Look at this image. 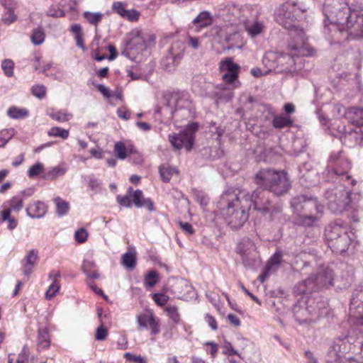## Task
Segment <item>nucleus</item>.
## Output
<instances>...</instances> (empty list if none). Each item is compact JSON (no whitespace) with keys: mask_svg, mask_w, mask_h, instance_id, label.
<instances>
[{"mask_svg":"<svg viewBox=\"0 0 363 363\" xmlns=\"http://www.w3.org/2000/svg\"><path fill=\"white\" fill-rule=\"evenodd\" d=\"M323 13L328 21L340 31H345L354 38L363 36V7L359 5L349 6L344 1L333 6L325 4Z\"/></svg>","mask_w":363,"mask_h":363,"instance_id":"obj_1","label":"nucleus"},{"mask_svg":"<svg viewBox=\"0 0 363 363\" xmlns=\"http://www.w3.org/2000/svg\"><path fill=\"white\" fill-rule=\"evenodd\" d=\"M289 47L291 52L290 54L267 52L262 60L263 63L269 67V70L281 67L282 71L289 72L294 65V55L311 56L314 53L313 49L306 43L303 30L298 32L297 38L293 35Z\"/></svg>","mask_w":363,"mask_h":363,"instance_id":"obj_2","label":"nucleus"},{"mask_svg":"<svg viewBox=\"0 0 363 363\" xmlns=\"http://www.w3.org/2000/svg\"><path fill=\"white\" fill-rule=\"evenodd\" d=\"M218 203L223 217L231 228H240L247 220L249 201L243 200L242 196H238L235 192L225 191Z\"/></svg>","mask_w":363,"mask_h":363,"instance_id":"obj_3","label":"nucleus"},{"mask_svg":"<svg viewBox=\"0 0 363 363\" xmlns=\"http://www.w3.org/2000/svg\"><path fill=\"white\" fill-rule=\"evenodd\" d=\"M291 205L296 214L294 223L303 226L315 224L324 209V205L318 203L315 199L303 195L294 198Z\"/></svg>","mask_w":363,"mask_h":363,"instance_id":"obj_4","label":"nucleus"},{"mask_svg":"<svg viewBox=\"0 0 363 363\" xmlns=\"http://www.w3.org/2000/svg\"><path fill=\"white\" fill-rule=\"evenodd\" d=\"M255 181L257 185L277 195L286 193L290 187L289 178L284 171L261 169L255 174Z\"/></svg>","mask_w":363,"mask_h":363,"instance_id":"obj_5","label":"nucleus"},{"mask_svg":"<svg viewBox=\"0 0 363 363\" xmlns=\"http://www.w3.org/2000/svg\"><path fill=\"white\" fill-rule=\"evenodd\" d=\"M308 10V7L304 4L297 1L288 0L276 9L274 18L284 28L295 29L291 34L293 38V35L297 37L298 32L301 30L296 28L297 11L304 13Z\"/></svg>","mask_w":363,"mask_h":363,"instance_id":"obj_6","label":"nucleus"},{"mask_svg":"<svg viewBox=\"0 0 363 363\" xmlns=\"http://www.w3.org/2000/svg\"><path fill=\"white\" fill-rule=\"evenodd\" d=\"M333 272L328 267L322 268L317 274H311L296 286V291L300 294H306L327 288L333 285Z\"/></svg>","mask_w":363,"mask_h":363,"instance_id":"obj_7","label":"nucleus"},{"mask_svg":"<svg viewBox=\"0 0 363 363\" xmlns=\"http://www.w3.org/2000/svg\"><path fill=\"white\" fill-rule=\"evenodd\" d=\"M240 66L234 62L232 58L226 57L219 63V70L222 73V79L225 84L221 85V89L228 90L225 99L230 100L233 97L232 91L238 88L240 82L238 80V74Z\"/></svg>","mask_w":363,"mask_h":363,"instance_id":"obj_8","label":"nucleus"},{"mask_svg":"<svg viewBox=\"0 0 363 363\" xmlns=\"http://www.w3.org/2000/svg\"><path fill=\"white\" fill-rule=\"evenodd\" d=\"M325 235L330 241V247L337 252L346 251L351 241L346 227L337 222L327 226Z\"/></svg>","mask_w":363,"mask_h":363,"instance_id":"obj_9","label":"nucleus"},{"mask_svg":"<svg viewBox=\"0 0 363 363\" xmlns=\"http://www.w3.org/2000/svg\"><path fill=\"white\" fill-rule=\"evenodd\" d=\"M147 39H150L147 34L138 29L133 30L129 33L128 42L122 54L132 60H136L138 55L146 50Z\"/></svg>","mask_w":363,"mask_h":363,"instance_id":"obj_10","label":"nucleus"},{"mask_svg":"<svg viewBox=\"0 0 363 363\" xmlns=\"http://www.w3.org/2000/svg\"><path fill=\"white\" fill-rule=\"evenodd\" d=\"M328 208L335 213H341L349 208L351 199L348 190L342 187L328 190L325 194Z\"/></svg>","mask_w":363,"mask_h":363,"instance_id":"obj_11","label":"nucleus"},{"mask_svg":"<svg viewBox=\"0 0 363 363\" xmlns=\"http://www.w3.org/2000/svg\"><path fill=\"white\" fill-rule=\"evenodd\" d=\"M197 130V123H190L179 134H170L169 140L175 150H181L182 147H185L186 150L189 151L193 147L194 134Z\"/></svg>","mask_w":363,"mask_h":363,"instance_id":"obj_12","label":"nucleus"},{"mask_svg":"<svg viewBox=\"0 0 363 363\" xmlns=\"http://www.w3.org/2000/svg\"><path fill=\"white\" fill-rule=\"evenodd\" d=\"M136 320L138 330L149 328L151 335H157L160 333V321L152 311L147 310L137 315Z\"/></svg>","mask_w":363,"mask_h":363,"instance_id":"obj_13","label":"nucleus"},{"mask_svg":"<svg viewBox=\"0 0 363 363\" xmlns=\"http://www.w3.org/2000/svg\"><path fill=\"white\" fill-rule=\"evenodd\" d=\"M267 194H268L267 192L258 189L255 190L252 195L245 194L242 196L243 200L247 199L249 201L250 208L253 206L255 210L260 211H269V203Z\"/></svg>","mask_w":363,"mask_h":363,"instance_id":"obj_14","label":"nucleus"},{"mask_svg":"<svg viewBox=\"0 0 363 363\" xmlns=\"http://www.w3.org/2000/svg\"><path fill=\"white\" fill-rule=\"evenodd\" d=\"M325 306V303H322L320 305H319V303H317L315 307H313L312 305L307 306L296 305L294 308V317L296 320L301 323L311 321L312 319L310 318L309 316L313 314L318 316L322 313L320 309L324 308Z\"/></svg>","mask_w":363,"mask_h":363,"instance_id":"obj_15","label":"nucleus"},{"mask_svg":"<svg viewBox=\"0 0 363 363\" xmlns=\"http://www.w3.org/2000/svg\"><path fill=\"white\" fill-rule=\"evenodd\" d=\"M238 253L241 256L243 264L248 267L256 257V247L254 242L248 238L242 239L237 247Z\"/></svg>","mask_w":363,"mask_h":363,"instance_id":"obj_16","label":"nucleus"},{"mask_svg":"<svg viewBox=\"0 0 363 363\" xmlns=\"http://www.w3.org/2000/svg\"><path fill=\"white\" fill-rule=\"evenodd\" d=\"M169 291L177 295H191L193 287L190 283L184 279H177L173 280Z\"/></svg>","mask_w":363,"mask_h":363,"instance_id":"obj_17","label":"nucleus"},{"mask_svg":"<svg viewBox=\"0 0 363 363\" xmlns=\"http://www.w3.org/2000/svg\"><path fill=\"white\" fill-rule=\"evenodd\" d=\"M37 261L38 252L34 249L30 250L21 262L22 271L25 276L30 275Z\"/></svg>","mask_w":363,"mask_h":363,"instance_id":"obj_18","label":"nucleus"},{"mask_svg":"<svg viewBox=\"0 0 363 363\" xmlns=\"http://www.w3.org/2000/svg\"><path fill=\"white\" fill-rule=\"evenodd\" d=\"M46 212L47 206L40 201H31L26 208V213L31 218H40L45 215Z\"/></svg>","mask_w":363,"mask_h":363,"instance_id":"obj_19","label":"nucleus"},{"mask_svg":"<svg viewBox=\"0 0 363 363\" xmlns=\"http://www.w3.org/2000/svg\"><path fill=\"white\" fill-rule=\"evenodd\" d=\"M114 153L120 160L126 159L130 155L136 152L134 146L130 143L117 142L114 145Z\"/></svg>","mask_w":363,"mask_h":363,"instance_id":"obj_20","label":"nucleus"},{"mask_svg":"<svg viewBox=\"0 0 363 363\" xmlns=\"http://www.w3.org/2000/svg\"><path fill=\"white\" fill-rule=\"evenodd\" d=\"M245 28L250 36L255 38L264 32L265 26L262 21L254 18L245 22Z\"/></svg>","mask_w":363,"mask_h":363,"instance_id":"obj_21","label":"nucleus"},{"mask_svg":"<svg viewBox=\"0 0 363 363\" xmlns=\"http://www.w3.org/2000/svg\"><path fill=\"white\" fill-rule=\"evenodd\" d=\"M345 118L352 124L363 126V108H349L345 112Z\"/></svg>","mask_w":363,"mask_h":363,"instance_id":"obj_22","label":"nucleus"},{"mask_svg":"<svg viewBox=\"0 0 363 363\" xmlns=\"http://www.w3.org/2000/svg\"><path fill=\"white\" fill-rule=\"evenodd\" d=\"M213 23V16L210 11H203L192 21L194 26L199 29L206 28Z\"/></svg>","mask_w":363,"mask_h":363,"instance_id":"obj_23","label":"nucleus"},{"mask_svg":"<svg viewBox=\"0 0 363 363\" xmlns=\"http://www.w3.org/2000/svg\"><path fill=\"white\" fill-rule=\"evenodd\" d=\"M60 277V272H52L49 277L52 279V284L49 286L48 290L45 292V298L48 300L52 299L60 289V284L57 278Z\"/></svg>","mask_w":363,"mask_h":363,"instance_id":"obj_24","label":"nucleus"},{"mask_svg":"<svg viewBox=\"0 0 363 363\" xmlns=\"http://www.w3.org/2000/svg\"><path fill=\"white\" fill-rule=\"evenodd\" d=\"M131 195L133 202L136 207H146L150 211L153 210V203L149 199H144L140 190H136L133 194L131 193Z\"/></svg>","mask_w":363,"mask_h":363,"instance_id":"obj_25","label":"nucleus"},{"mask_svg":"<svg viewBox=\"0 0 363 363\" xmlns=\"http://www.w3.org/2000/svg\"><path fill=\"white\" fill-rule=\"evenodd\" d=\"M67 172V168L62 165H57L50 167L45 172L43 177L47 180H55L60 177L63 176Z\"/></svg>","mask_w":363,"mask_h":363,"instance_id":"obj_26","label":"nucleus"},{"mask_svg":"<svg viewBox=\"0 0 363 363\" xmlns=\"http://www.w3.org/2000/svg\"><path fill=\"white\" fill-rule=\"evenodd\" d=\"M122 264L128 269H133L136 265V252L134 247L129 248L122 257Z\"/></svg>","mask_w":363,"mask_h":363,"instance_id":"obj_27","label":"nucleus"},{"mask_svg":"<svg viewBox=\"0 0 363 363\" xmlns=\"http://www.w3.org/2000/svg\"><path fill=\"white\" fill-rule=\"evenodd\" d=\"M159 170L160 177L164 182H169L171 178L179 172L176 167H171L169 164H162Z\"/></svg>","mask_w":363,"mask_h":363,"instance_id":"obj_28","label":"nucleus"},{"mask_svg":"<svg viewBox=\"0 0 363 363\" xmlns=\"http://www.w3.org/2000/svg\"><path fill=\"white\" fill-rule=\"evenodd\" d=\"M50 345V336L48 330L46 328L40 329L38 336V350L48 349Z\"/></svg>","mask_w":363,"mask_h":363,"instance_id":"obj_29","label":"nucleus"},{"mask_svg":"<svg viewBox=\"0 0 363 363\" xmlns=\"http://www.w3.org/2000/svg\"><path fill=\"white\" fill-rule=\"evenodd\" d=\"M57 214L62 217L66 215L69 210V203L61 197L57 196L54 199Z\"/></svg>","mask_w":363,"mask_h":363,"instance_id":"obj_30","label":"nucleus"},{"mask_svg":"<svg viewBox=\"0 0 363 363\" xmlns=\"http://www.w3.org/2000/svg\"><path fill=\"white\" fill-rule=\"evenodd\" d=\"M7 115L13 119H22L28 116V111L25 108L11 106L7 110Z\"/></svg>","mask_w":363,"mask_h":363,"instance_id":"obj_31","label":"nucleus"},{"mask_svg":"<svg viewBox=\"0 0 363 363\" xmlns=\"http://www.w3.org/2000/svg\"><path fill=\"white\" fill-rule=\"evenodd\" d=\"M159 280V274L155 270H149L144 277V286L146 288H152Z\"/></svg>","mask_w":363,"mask_h":363,"instance_id":"obj_32","label":"nucleus"},{"mask_svg":"<svg viewBox=\"0 0 363 363\" xmlns=\"http://www.w3.org/2000/svg\"><path fill=\"white\" fill-rule=\"evenodd\" d=\"M363 307V289L356 290L352 294L350 311Z\"/></svg>","mask_w":363,"mask_h":363,"instance_id":"obj_33","label":"nucleus"},{"mask_svg":"<svg viewBox=\"0 0 363 363\" xmlns=\"http://www.w3.org/2000/svg\"><path fill=\"white\" fill-rule=\"evenodd\" d=\"M331 168L333 169L335 174L343 175L350 168V163L344 159H340Z\"/></svg>","mask_w":363,"mask_h":363,"instance_id":"obj_34","label":"nucleus"},{"mask_svg":"<svg viewBox=\"0 0 363 363\" xmlns=\"http://www.w3.org/2000/svg\"><path fill=\"white\" fill-rule=\"evenodd\" d=\"M282 254L281 252H276L269 260L267 267V272H274L281 264Z\"/></svg>","mask_w":363,"mask_h":363,"instance_id":"obj_35","label":"nucleus"},{"mask_svg":"<svg viewBox=\"0 0 363 363\" xmlns=\"http://www.w3.org/2000/svg\"><path fill=\"white\" fill-rule=\"evenodd\" d=\"M272 124L276 128H283L290 126L292 124V121L288 116H277L274 118Z\"/></svg>","mask_w":363,"mask_h":363,"instance_id":"obj_36","label":"nucleus"},{"mask_svg":"<svg viewBox=\"0 0 363 363\" xmlns=\"http://www.w3.org/2000/svg\"><path fill=\"white\" fill-rule=\"evenodd\" d=\"M49 115L53 120L58 122H67L73 116L71 113L62 110L51 113Z\"/></svg>","mask_w":363,"mask_h":363,"instance_id":"obj_37","label":"nucleus"},{"mask_svg":"<svg viewBox=\"0 0 363 363\" xmlns=\"http://www.w3.org/2000/svg\"><path fill=\"white\" fill-rule=\"evenodd\" d=\"M6 206L11 208V211H19L23 206V199L19 196L12 197L9 201H6Z\"/></svg>","mask_w":363,"mask_h":363,"instance_id":"obj_38","label":"nucleus"},{"mask_svg":"<svg viewBox=\"0 0 363 363\" xmlns=\"http://www.w3.org/2000/svg\"><path fill=\"white\" fill-rule=\"evenodd\" d=\"M45 33L41 28H38L33 30L30 36L32 43L35 45H41L45 40Z\"/></svg>","mask_w":363,"mask_h":363,"instance_id":"obj_39","label":"nucleus"},{"mask_svg":"<svg viewBox=\"0 0 363 363\" xmlns=\"http://www.w3.org/2000/svg\"><path fill=\"white\" fill-rule=\"evenodd\" d=\"M162 66L167 72L172 71L176 67L175 57L172 55H169L164 57L162 60Z\"/></svg>","mask_w":363,"mask_h":363,"instance_id":"obj_40","label":"nucleus"},{"mask_svg":"<svg viewBox=\"0 0 363 363\" xmlns=\"http://www.w3.org/2000/svg\"><path fill=\"white\" fill-rule=\"evenodd\" d=\"M48 134L49 136L67 139L69 137V130L60 127H53L49 130Z\"/></svg>","mask_w":363,"mask_h":363,"instance_id":"obj_41","label":"nucleus"},{"mask_svg":"<svg viewBox=\"0 0 363 363\" xmlns=\"http://www.w3.org/2000/svg\"><path fill=\"white\" fill-rule=\"evenodd\" d=\"M44 165L41 162H36L33 164L28 170V176L29 178H34L44 171Z\"/></svg>","mask_w":363,"mask_h":363,"instance_id":"obj_42","label":"nucleus"},{"mask_svg":"<svg viewBox=\"0 0 363 363\" xmlns=\"http://www.w3.org/2000/svg\"><path fill=\"white\" fill-rule=\"evenodd\" d=\"M132 191H133V189L131 188H130L128 191L127 195H125V196H121L118 195L116 197L117 201L121 206H124V207H130L131 206V203L133 201L132 195H131Z\"/></svg>","mask_w":363,"mask_h":363,"instance_id":"obj_43","label":"nucleus"},{"mask_svg":"<svg viewBox=\"0 0 363 363\" xmlns=\"http://www.w3.org/2000/svg\"><path fill=\"white\" fill-rule=\"evenodd\" d=\"M169 318L175 323H178L180 321V315L178 311V308L174 306H169L165 308Z\"/></svg>","mask_w":363,"mask_h":363,"instance_id":"obj_44","label":"nucleus"},{"mask_svg":"<svg viewBox=\"0 0 363 363\" xmlns=\"http://www.w3.org/2000/svg\"><path fill=\"white\" fill-rule=\"evenodd\" d=\"M14 134L13 129H6L0 132V147H4Z\"/></svg>","mask_w":363,"mask_h":363,"instance_id":"obj_45","label":"nucleus"},{"mask_svg":"<svg viewBox=\"0 0 363 363\" xmlns=\"http://www.w3.org/2000/svg\"><path fill=\"white\" fill-rule=\"evenodd\" d=\"M14 63L12 60L6 59L2 62L1 67L7 77H11L13 74Z\"/></svg>","mask_w":363,"mask_h":363,"instance_id":"obj_46","label":"nucleus"},{"mask_svg":"<svg viewBox=\"0 0 363 363\" xmlns=\"http://www.w3.org/2000/svg\"><path fill=\"white\" fill-rule=\"evenodd\" d=\"M152 299L157 305L163 306L166 305L169 298L167 295L163 293H155L152 294Z\"/></svg>","mask_w":363,"mask_h":363,"instance_id":"obj_47","label":"nucleus"},{"mask_svg":"<svg viewBox=\"0 0 363 363\" xmlns=\"http://www.w3.org/2000/svg\"><path fill=\"white\" fill-rule=\"evenodd\" d=\"M102 13H91L85 12L84 17L91 24L96 25L99 23L102 18Z\"/></svg>","mask_w":363,"mask_h":363,"instance_id":"obj_48","label":"nucleus"},{"mask_svg":"<svg viewBox=\"0 0 363 363\" xmlns=\"http://www.w3.org/2000/svg\"><path fill=\"white\" fill-rule=\"evenodd\" d=\"M32 94L38 99H43L46 94V87L43 84H36L31 89Z\"/></svg>","mask_w":363,"mask_h":363,"instance_id":"obj_49","label":"nucleus"},{"mask_svg":"<svg viewBox=\"0 0 363 363\" xmlns=\"http://www.w3.org/2000/svg\"><path fill=\"white\" fill-rule=\"evenodd\" d=\"M124 358L126 361H129L133 363H147V360L145 357L141 355H135L130 352H126L124 354Z\"/></svg>","mask_w":363,"mask_h":363,"instance_id":"obj_50","label":"nucleus"},{"mask_svg":"<svg viewBox=\"0 0 363 363\" xmlns=\"http://www.w3.org/2000/svg\"><path fill=\"white\" fill-rule=\"evenodd\" d=\"M223 348H224V350L223 352V354L228 355V356L237 355L241 359L243 358L242 357L241 354H240L236 350H235L233 347L230 342L225 341L223 345Z\"/></svg>","mask_w":363,"mask_h":363,"instance_id":"obj_51","label":"nucleus"},{"mask_svg":"<svg viewBox=\"0 0 363 363\" xmlns=\"http://www.w3.org/2000/svg\"><path fill=\"white\" fill-rule=\"evenodd\" d=\"M13 9H7V11L4 13L2 16L4 23L11 24L16 20V16L14 13Z\"/></svg>","mask_w":363,"mask_h":363,"instance_id":"obj_52","label":"nucleus"},{"mask_svg":"<svg viewBox=\"0 0 363 363\" xmlns=\"http://www.w3.org/2000/svg\"><path fill=\"white\" fill-rule=\"evenodd\" d=\"M88 233L87 231L82 228L78 229L74 233V238L77 242L83 243L87 240Z\"/></svg>","mask_w":363,"mask_h":363,"instance_id":"obj_53","label":"nucleus"},{"mask_svg":"<svg viewBox=\"0 0 363 363\" xmlns=\"http://www.w3.org/2000/svg\"><path fill=\"white\" fill-rule=\"evenodd\" d=\"M108 336V330L102 325L97 328L95 338L96 340H104Z\"/></svg>","mask_w":363,"mask_h":363,"instance_id":"obj_54","label":"nucleus"},{"mask_svg":"<svg viewBox=\"0 0 363 363\" xmlns=\"http://www.w3.org/2000/svg\"><path fill=\"white\" fill-rule=\"evenodd\" d=\"M139 16L140 13L138 11L135 9H130L126 10L123 17L130 21H138Z\"/></svg>","mask_w":363,"mask_h":363,"instance_id":"obj_55","label":"nucleus"},{"mask_svg":"<svg viewBox=\"0 0 363 363\" xmlns=\"http://www.w3.org/2000/svg\"><path fill=\"white\" fill-rule=\"evenodd\" d=\"M346 111L347 109H345V108L341 104H335L333 106L332 112L334 117H345V112Z\"/></svg>","mask_w":363,"mask_h":363,"instance_id":"obj_56","label":"nucleus"},{"mask_svg":"<svg viewBox=\"0 0 363 363\" xmlns=\"http://www.w3.org/2000/svg\"><path fill=\"white\" fill-rule=\"evenodd\" d=\"M3 208V210L0 212V216L2 221H6L12 218L11 217V213L12 211L11 208L6 206V203H4Z\"/></svg>","mask_w":363,"mask_h":363,"instance_id":"obj_57","label":"nucleus"},{"mask_svg":"<svg viewBox=\"0 0 363 363\" xmlns=\"http://www.w3.org/2000/svg\"><path fill=\"white\" fill-rule=\"evenodd\" d=\"M113 9L115 12L119 14L121 16H123L127 9H125L124 5L121 1L114 2L113 4Z\"/></svg>","mask_w":363,"mask_h":363,"instance_id":"obj_58","label":"nucleus"},{"mask_svg":"<svg viewBox=\"0 0 363 363\" xmlns=\"http://www.w3.org/2000/svg\"><path fill=\"white\" fill-rule=\"evenodd\" d=\"M95 263L93 261L89 259L84 260L82 264V270L85 274L95 269Z\"/></svg>","mask_w":363,"mask_h":363,"instance_id":"obj_59","label":"nucleus"},{"mask_svg":"<svg viewBox=\"0 0 363 363\" xmlns=\"http://www.w3.org/2000/svg\"><path fill=\"white\" fill-rule=\"evenodd\" d=\"M117 114L119 118L124 120H128L130 117V113L125 107L119 108Z\"/></svg>","mask_w":363,"mask_h":363,"instance_id":"obj_60","label":"nucleus"},{"mask_svg":"<svg viewBox=\"0 0 363 363\" xmlns=\"http://www.w3.org/2000/svg\"><path fill=\"white\" fill-rule=\"evenodd\" d=\"M205 345L210 346V349H209V350H207V352L211 354V357L213 358H215L217 354L218 350V344H216L213 342H207L205 343Z\"/></svg>","mask_w":363,"mask_h":363,"instance_id":"obj_61","label":"nucleus"},{"mask_svg":"<svg viewBox=\"0 0 363 363\" xmlns=\"http://www.w3.org/2000/svg\"><path fill=\"white\" fill-rule=\"evenodd\" d=\"M180 228L187 234L192 235L194 233V230L192 225L188 223H179Z\"/></svg>","mask_w":363,"mask_h":363,"instance_id":"obj_62","label":"nucleus"},{"mask_svg":"<svg viewBox=\"0 0 363 363\" xmlns=\"http://www.w3.org/2000/svg\"><path fill=\"white\" fill-rule=\"evenodd\" d=\"M205 320L212 330H216L218 328L216 319L211 315L206 314Z\"/></svg>","mask_w":363,"mask_h":363,"instance_id":"obj_63","label":"nucleus"},{"mask_svg":"<svg viewBox=\"0 0 363 363\" xmlns=\"http://www.w3.org/2000/svg\"><path fill=\"white\" fill-rule=\"evenodd\" d=\"M189 45L194 48V50H197L201 44V41L199 38L194 37H189Z\"/></svg>","mask_w":363,"mask_h":363,"instance_id":"obj_64","label":"nucleus"}]
</instances>
